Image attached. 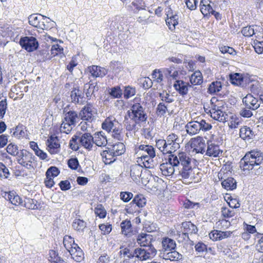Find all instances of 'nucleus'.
Wrapping results in <instances>:
<instances>
[{
	"label": "nucleus",
	"instance_id": "33",
	"mask_svg": "<svg viewBox=\"0 0 263 263\" xmlns=\"http://www.w3.org/2000/svg\"><path fill=\"white\" fill-rule=\"evenodd\" d=\"M239 136L240 138L244 140H249L253 138L255 136V133L250 127L244 126L240 129Z\"/></svg>",
	"mask_w": 263,
	"mask_h": 263
},
{
	"label": "nucleus",
	"instance_id": "63",
	"mask_svg": "<svg viewBox=\"0 0 263 263\" xmlns=\"http://www.w3.org/2000/svg\"><path fill=\"white\" fill-rule=\"evenodd\" d=\"M209 237L214 241L222 239L220 231L214 230L211 232L209 233Z\"/></svg>",
	"mask_w": 263,
	"mask_h": 263
},
{
	"label": "nucleus",
	"instance_id": "24",
	"mask_svg": "<svg viewBox=\"0 0 263 263\" xmlns=\"http://www.w3.org/2000/svg\"><path fill=\"white\" fill-rule=\"evenodd\" d=\"M99 89L97 85V83L93 82L90 80L88 83L84 85V92L85 93L86 97L89 99L92 95L95 96V92L98 91Z\"/></svg>",
	"mask_w": 263,
	"mask_h": 263
},
{
	"label": "nucleus",
	"instance_id": "46",
	"mask_svg": "<svg viewBox=\"0 0 263 263\" xmlns=\"http://www.w3.org/2000/svg\"><path fill=\"white\" fill-rule=\"evenodd\" d=\"M72 227L74 230L82 232L86 228V222L80 219H76L72 223Z\"/></svg>",
	"mask_w": 263,
	"mask_h": 263
},
{
	"label": "nucleus",
	"instance_id": "38",
	"mask_svg": "<svg viewBox=\"0 0 263 263\" xmlns=\"http://www.w3.org/2000/svg\"><path fill=\"white\" fill-rule=\"evenodd\" d=\"M190 81L193 85H200L203 82L202 76L200 71H196L190 77Z\"/></svg>",
	"mask_w": 263,
	"mask_h": 263
},
{
	"label": "nucleus",
	"instance_id": "52",
	"mask_svg": "<svg viewBox=\"0 0 263 263\" xmlns=\"http://www.w3.org/2000/svg\"><path fill=\"white\" fill-rule=\"evenodd\" d=\"M139 124L140 123L136 122V121H134L132 119H130V120L126 119L125 121V128L128 131L136 130L137 125Z\"/></svg>",
	"mask_w": 263,
	"mask_h": 263
},
{
	"label": "nucleus",
	"instance_id": "10",
	"mask_svg": "<svg viewBox=\"0 0 263 263\" xmlns=\"http://www.w3.org/2000/svg\"><path fill=\"white\" fill-rule=\"evenodd\" d=\"M245 159H249L253 164L258 166L263 161V154L261 151L254 149L249 152L245 155Z\"/></svg>",
	"mask_w": 263,
	"mask_h": 263
},
{
	"label": "nucleus",
	"instance_id": "34",
	"mask_svg": "<svg viewBox=\"0 0 263 263\" xmlns=\"http://www.w3.org/2000/svg\"><path fill=\"white\" fill-rule=\"evenodd\" d=\"M79 115L73 110H70L65 114L64 120L70 124L75 126L77 120L79 118Z\"/></svg>",
	"mask_w": 263,
	"mask_h": 263
},
{
	"label": "nucleus",
	"instance_id": "8",
	"mask_svg": "<svg viewBox=\"0 0 263 263\" xmlns=\"http://www.w3.org/2000/svg\"><path fill=\"white\" fill-rule=\"evenodd\" d=\"M95 109L90 104H87L79 112V117L83 120L91 122L94 119V115L96 114Z\"/></svg>",
	"mask_w": 263,
	"mask_h": 263
},
{
	"label": "nucleus",
	"instance_id": "49",
	"mask_svg": "<svg viewBox=\"0 0 263 263\" xmlns=\"http://www.w3.org/2000/svg\"><path fill=\"white\" fill-rule=\"evenodd\" d=\"M156 146L163 154H168V151L166 148L167 144H166L165 140L159 139L156 140Z\"/></svg>",
	"mask_w": 263,
	"mask_h": 263
},
{
	"label": "nucleus",
	"instance_id": "56",
	"mask_svg": "<svg viewBox=\"0 0 263 263\" xmlns=\"http://www.w3.org/2000/svg\"><path fill=\"white\" fill-rule=\"evenodd\" d=\"M6 149L8 153L16 157L18 156V153H20L18 147L11 143L7 146Z\"/></svg>",
	"mask_w": 263,
	"mask_h": 263
},
{
	"label": "nucleus",
	"instance_id": "51",
	"mask_svg": "<svg viewBox=\"0 0 263 263\" xmlns=\"http://www.w3.org/2000/svg\"><path fill=\"white\" fill-rule=\"evenodd\" d=\"M231 83L235 85H239L243 80L242 76L239 73H235L230 76Z\"/></svg>",
	"mask_w": 263,
	"mask_h": 263
},
{
	"label": "nucleus",
	"instance_id": "54",
	"mask_svg": "<svg viewBox=\"0 0 263 263\" xmlns=\"http://www.w3.org/2000/svg\"><path fill=\"white\" fill-rule=\"evenodd\" d=\"M72 126L73 125L63 120L60 128V132L65 134H69L72 129Z\"/></svg>",
	"mask_w": 263,
	"mask_h": 263
},
{
	"label": "nucleus",
	"instance_id": "28",
	"mask_svg": "<svg viewBox=\"0 0 263 263\" xmlns=\"http://www.w3.org/2000/svg\"><path fill=\"white\" fill-rule=\"evenodd\" d=\"M210 112L211 117L214 120L221 122H224L227 121V114H226L224 110H213L210 109Z\"/></svg>",
	"mask_w": 263,
	"mask_h": 263
},
{
	"label": "nucleus",
	"instance_id": "61",
	"mask_svg": "<svg viewBox=\"0 0 263 263\" xmlns=\"http://www.w3.org/2000/svg\"><path fill=\"white\" fill-rule=\"evenodd\" d=\"M159 97L162 101L166 103H171L174 101V99L166 91H163L159 93Z\"/></svg>",
	"mask_w": 263,
	"mask_h": 263
},
{
	"label": "nucleus",
	"instance_id": "64",
	"mask_svg": "<svg viewBox=\"0 0 263 263\" xmlns=\"http://www.w3.org/2000/svg\"><path fill=\"white\" fill-rule=\"evenodd\" d=\"M120 196L121 200L125 202H127L133 198V195L131 192H121Z\"/></svg>",
	"mask_w": 263,
	"mask_h": 263
},
{
	"label": "nucleus",
	"instance_id": "4",
	"mask_svg": "<svg viewBox=\"0 0 263 263\" xmlns=\"http://www.w3.org/2000/svg\"><path fill=\"white\" fill-rule=\"evenodd\" d=\"M16 159L19 164L28 170L34 168V156L26 149L20 150Z\"/></svg>",
	"mask_w": 263,
	"mask_h": 263
},
{
	"label": "nucleus",
	"instance_id": "44",
	"mask_svg": "<svg viewBox=\"0 0 263 263\" xmlns=\"http://www.w3.org/2000/svg\"><path fill=\"white\" fill-rule=\"evenodd\" d=\"M120 253L124 256H127L129 258L135 257V249L133 250L129 247L122 246L120 248Z\"/></svg>",
	"mask_w": 263,
	"mask_h": 263
},
{
	"label": "nucleus",
	"instance_id": "1",
	"mask_svg": "<svg viewBox=\"0 0 263 263\" xmlns=\"http://www.w3.org/2000/svg\"><path fill=\"white\" fill-rule=\"evenodd\" d=\"M192 159L189 155L184 152L178 153L177 155L169 156L168 162L162 163L160 168L162 174L166 176L173 175L176 172L179 173L183 182L187 184L195 179L194 172L191 164Z\"/></svg>",
	"mask_w": 263,
	"mask_h": 263
},
{
	"label": "nucleus",
	"instance_id": "17",
	"mask_svg": "<svg viewBox=\"0 0 263 263\" xmlns=\"http://www.w3.org/2000/svg\"><path fill=\"white\" fill-rule=\"evenodd\" d=\"M117 126H120L119 123L114 118L108 117L102 123V128L108 133L115 130Z\"/></svg>",
	"mask_w": 263,
	"mask_h": 263
},
{
	"label": "nucleus",
	"instance_id": "19",
	"mask_svg": "<svg viewBox=\"0 0 263 263\" xmlns=\"http://www.w3.org/2000/svg\"><path fill=\"white\" fill-rule=\"evenodd\" d=\"M88 70L93 78H102L107 73V71L105 68L96 65L88 67Z\"/></svg>",
	"mask_w": 263,
	"mask_h": 263
},
{
	"label": "nucleus",
	"instance_id": "11",
	"mask_svg": "<svg viewBox=\"0 0 263 263\" xmlns=\"http://www.w3.org/2000/svg\"><path fill=\"white\" fill-rule=\"evenodd\" d=\"M207 148L205 155L209 157H218L222 154V151L220 149L219 146L214 142L208 140L206 143Z\"/></svg>",
	"mask_w": 263,
	"mask_h": 263
},
{
	"label": "nucleus",
	"instance_id": "21",
	"mask_svg": "<svg viewBox=\"0 0 263 263\" xmlns=\"http://www.w3.org/2000/svg\"><path fill=\"white\" fill-rule=\"evenodd\" d=\"M166 12L167 18L165 20L166 23L168 25L170 29L173 30L178 24V16L176 14H172V10L170 8L168 9V11Z\"/></svg>",
	"mask_w": 263,
	"mask_h": 263
},
{
	"label": "nucleus",
	"instance_id": "57",
	"mask_svg": "<svg viewBox=\"0 0 263 263\" xmlns=\"http://www.w3.org/2000/svg\"><path fill=\"white\" fill-rule=\"evenodd\" d=\"M136 93V90L134 88L132 87L129 86H127L125 87L124 91V97L127 99L133 96H134Z\"/></svg>",
	"mask_w": 263,
	"mask_h": 263
},
{
	"label": "nucleus",
	"instance_id": "12",
	"mask_svg": "<svg viewBox=\"0 0 263 263\" xmlns=\"http://www.w3.org/2000/svg\"><path fill=\"white\" fill-rule=\"evenodd\" d=\"M242 102L246 107L253 110L257 109L260 104V101L257 98L254 97L251 94H248L244 97L242 99Z\"/></svg>",
	"mask_w": 263,
	"mask_h": 263
},
{
	"label": "nucleus",
	"instance_id": "53",
	"mask_svg": "<svg viewBox=\"0 0 263 263\" xmlns=\"http://www.w3.org/2000/svg\"><path fill=\"white\" fill-rule=\"evenodd\" d=\"M109 93L114 98H120L122 95V91L119 86L111 88Z\"/></svg>",
	"mask_w": 263,
	"mask_h": 263
},
{
	"label": "nucleus",
	"instance_id": "27",
	"mask_svg": "<svg viewBox=\"0 0 263 263\" xmlns=\"http://www.w3.org/2000/svg\"><path fill=\"white\" fill-rule=\"evenodd\" d=\"M162 250L161 252H166L168 251L175 249L176 243L175 241L168 237H165L162 239Z\"/></svg>",
	"mask_w": 263,
	"mask_h": 263
},
{
	"label": "nucleus",
	"instance_id": "58",
	"mask_svg": "<svg viewBox=\"0 0 263 263\" xmlns=\"http://www.w3.org/2000/svg\"><path fill=\"white\" fill-rule=\"evenodd\" d=\"M95 212L100 218H105L106 216V211L101 204H99L95 208Z\"/></svg>",
	"mask_w": 263,
	"mask_h": 263
},
{
	"label": "nucleus",
	"instance_id": "20",
	"mask_svg": "<svg viewBox=\"0 0 263 263\" xmlns=\"http://www.w3.org/2000/svg\"><path fill=\"white\" fill-rule=\"evenodd\" d=\"M71 101L74 103L83 104L85 102L83 93L78 88H74L70 93Z\"/></svg>",
	"mask_w": 263,
	"mask_h": 263
},
{
	"label": "nucleus",
	"instance_id": "40",
	"mask_svg": "<svg viewBox=\"0 0 263 263\" xmlns=\"http://www.w3.org/2000/svg\"><path fill=\"white\" fill-rule=\"evenodd\" d=\"M63 243L64 247L68 252L73 248V245H77L74 242V238L69 235H65L64 237Z\"/></svg>",
	"mask_w": 263,
	"mask_h": 263
},
{
	"label": "nucleus",
	"instance_id": "2",
	"mask_svg": "<svg viewBox=\"0 0 263 263\" xmlns=\"http://www.w3.org/2000/svg\"><path fill=\"white\" fill-rule=\"evenodd\" d=\"M136 153L140 155V158L145 168L154 167L155 163L153 159L156 156V152L153 146L149 145H140L137 148Z\"/></svg>",
	"mask_w": 263,
	"mask_h": 263
},
{
	"label": "nucleus",
	"instance_id": "37",
	"mask_svg": "<svg viewBox=\"0 0 263 263\" xmlns=\"http://www.w3.org/2000/svg\"><path fill=\"white\" fill-rule=\"evenodd\" d=\"M116 156L121 155L125 152V145L123 143L118 142L109 148Z\"/></svg>",
	"mask_w": 263,
	"mask_h": 263
},
{
	"label": "nucleus",
	"instance_id": "13",
	"mask_svg": "<svg viewBox=\"0 0 263 263\" xmlns=\"http://www.w3.org/2000/svg\"><path fill=\"white\" fill-rule=\"evenodd\" d=\"M173 86L175 90L182 97H184L188 93L189 88L191 85L188 82L181 80H176Z\"/></svg>",
	"mask_w": 263,
	"mask_h": 263
},
{
	"label": "nucleus",
	"instance_id": "3",
	"mask_svg": "<svg viewBox=\"0 0 263 263\" xmlns=\"http://www.w3.org/2000/svg\"><path fill=\"white\" fill-rule=\"evenodd\" d=\"M128 116L137 123L145 122L147 119V114L144 108L139 103H135L131 107V109L128 111Z\"/></svg>",
	"mask_w": 263,
	"mask_h": 263
},
{
	"label": "nucleus",
	"instance_id": "60",
	"mask_svg": "<svg viewBox=\"0 0 263 263\" xmlns=\"http://www.w3.org/2000/svg\"><path fill=\"white\" fill-rule=\"evenodd\" d=\"M241 33L242 34L247 37H250L255 34V31L253 26H247L242 29Z\"/></svg>",
	"mask_w": 263,
	"mask_h": 263
},
{
	"label": "nucleus",
	"instance_id": "42",
	"mask_svg": "<svg viewBox=\"0 0 263 263\" xmlns=\"http://www.w3.org/2000/svg\"><path fill=\"white\" fill-rule=\"evenodd\" d=\"M0 32L3 36H13L14 35V29L12 26L6 25L0 26Z\"/></svg>",
	"mask_w": 263,
	"mask_h": 263
},
{
	"label": "nucleus",
	"instance_id": "35",
	"mask_svg": "<svg viewBox=\"0 0 263 263\" xmlns=\"http://www.w3.org/2000/svg\"><path fill=\"white\" fill-rule=\"evenodd\" d=\"M209 0H201L200 3V11L204 15H208L213 12V8Z\"/></svg>",
	"mask_w": 263,
	"mask_h": 263
},
{
	"label": "nucleus",
	"instance_id": "25",
	"mask_svg": "<svg viewBox=\"0 0 263 263\" xmlns=\"http://www.w3.org/2000/svg\"><path fill=\"white\" fill-rule=\"evenodd\" d=\"M93 143L100 147L105 146L107 144L106 136L103 132H97L93 136Z\"/></svg>",
	"mask_w": 263,
	"mask_h": 263
},
{
	"label": "nucleus",
	"instance_id": "9",
	"mask_svg": "<svg viewBox=\"0 0 263 263\" xmlns=\"http://www.w3.org/2000/svg\"><path fill=\"white\" fill-rule=\"evenodd\" d=\"M191 148L196 153L203 154L205 152V141L201 137L198 136L191 139Z\"/></svg>",
	"mask_w": 263,
	"mask_h": 263
},
{
	"label": "nucleus",
	"instance_id": "62",
	"mask_svg": "<svg viewBox=\"0 0 263 263\" xmlns=\"http://www.w3.org/2000/svg\"><path fill=\"white\" fill-rule=\"evenodd\" d=\"M63 51V48L58 44L52 45L51 48L50 49V52L52 57H55L58 54L62 53Z\"/></svg>",
	"mask_w": 263,
	"mask_h": 263
},
{
	"label": "nucleus",
	"instance_id": "15",
	"mask_svg": "<svg viewBox=\"0 0 263 263\" xmlns=\"http://www.w3.org/2000/svg\"><path fill=\"white\" fill-rule=\"evenodd\" d=\"M47 144L48 152L51 154H55L60 152V144L57 137L50 136L47 140Z\"/></svg>",
	"mask_w": 263,
	"mask_h": 263
},
{
	"label": "nucleus",
	"instance_id": "23",
	"mask_svg": "<svg viewBox=\"0 0 263 263\" xmlns=\"http://www.w3.org/2000/svg\"><path fill=\"white\" fill-rule=\"evenodd\" d=\"M199 125V121L188 122L185 126L187 133L191 136L198 134L200 131Z\"/></svg>",
	"mask_w": 263,
	"mask_h": 263
},
{
	"label": "nucleus",
	"instance_id": "14",
	"mask_svg": "<svg viewBox=\"0 0 263 263\" xmlns=\"http://www.w3.org/2000/svg\"><path fill=\"white\" fill-rule=\"evenodd\" d=\"M153 236L150 234L142 233L137 236V242L141 246L145 248L154 247L152 244Z\"/></svg>",
	"mask_w": 263,
	"mask_h": 263
},
{
	"label": "nucleus",
	"instance_id": "6",
	"mask_svg": "<svg viewBox=\"0 0 263 263\" xmlns=\"http://www.w3.org/2000/svg\"><path fill=\"white\" fill-rule=\"evenodd\" d=\"M181 229L182 233L180 234L179 236H181L183 240H179V241H187L190 239L189 234H196L198 232L197 227L190 221L182 222Z\"/></svg>",
	"mask_w": 263,
	"mask_h": 263
},
{
	"label": "nucleus",
	"instance_id": "36",
	"mask_svg": "<svg viewBox=\"0 0 263 263\" xmlns=\"http://www.w3.org/2000/svg\"><path fill=\"white\" fill-rule=\"evenodd\" d=\"M221 185L227 190L231 191L236 188L237 182L233 178L229 177L221 182Z\"/></svg>",
	"mask_w": 263,
	"mask_h": 263
},
{
	"label": "nucleus",
	"instance_id": "18",
	"mask_svg": "<svg viewBox=\"0 0 263 263\" xmlns=\"http://www.w3.org/2000/svg\"><path fill=\"white\" fill-rule=\"evenodd\" d=\"M160 256L165 260H170V261H178L182 258V254L176 251L175 249L168 251L166 252H161Z\"/></svg>",
	"mask_w": 263,
	"mask_h": 263
},
{
	"label": "nucleus",
	"instance_id": "32",
	"mask_svg": "<svg viewBox=\"0 0 263 263\" xmlns=\"http://www.w3.org/2000/svg\"><path fill=\"white\" fill-rule=\"evenodd\" d=\"M28 22L30 25L44 29L45 28V25L44 22H41L40 17L36 16V14H32L28 17Z\"/></svg>",
	"mask_w": 263,
	"mask_h": 263
},
{
	"label": "nucleus",
	"instance_id": "26",
	"mask_svg": "<svg viewBox=\"0 0 263 263\" xmlns=\"http://www.w3.org/2000/svg\"><path fill=\"white\" fill-rule=\"evenodd\" d=\"M74 247L69 252L72 258L77 262H81L84 258L82 250L78 245H73Z\"/></svg>",
	"mask_w": 263,
	"mask_h": 263
},
{
	"label": "nucleus",
	"instance_id": "59",
	"mask_svg": "<svg viewBox=\"0 0 263 263\" xmlns=\"http://www.w3.org/2000/svg\"><path fill=\"white\" fill-rule=\"evenodd\" d=\"M110 66L112 70L116 73H119L123 69L122 64L119 61L111 62Z\"/></svg>",
	"mask_w": 263,
	"mask_h": 263
},
{
	"label": "nucleus",
	"instance_id": "39",
	"mask_svg": "<svg viewBox=\"0 0 263 263\" xmlns=\"http://www.w3.org/2000/svg\"><path fill=\"white\" fill-rule=\"evenodd\" d=\"M121 232L122 234L128 236L132 232V224L130 220H125L123 221L120 224Z\"/></svg>",
	"mask_w": 263,
	"mask_h": 263
},
{
	"label": "nucleus",
	"instance_id": "16",
	"mask_svg": "<svg viewBox=\"0 0 263 263\" xmlns=\"http://www.w3.org/2000/svg\"><path fill=\"white\" fill-rule=\"evenodd\" d=\"M79 142L82 146L89 151L94 146L93 137L89 133L83 134L79 139Z\"/></svg>",
	"mask_w": 263,
	"mask_h": 263
},
{
	"label": "nucleus",
	"instance_id": "29",
	"mask_svg": "<svg viewBox=\"0 0 263 263\" xmlns=\"http://www.w3.org/2000/svg\"><path fill=\"white\" fill-rule=\"evenodd\" d=\"M143 167L140 164H135L130 167V176L133 180L137 182L141 176Z\"/></svg>",
	"mask_w": 263,
	"mask_h": 263
},
{
	"label": "nucleus",
	"instance_id": "43",
	"mask_svg": "<svg viewBox=\"0 0 263 263\" xmlns=\"http://www.w3.org/2000/svg\"><path fill=\"white\" fill-rule=\"evenodd\" d=\"M238 206L235 205L233 208L230 206V208L222 207L221 214L225 218H230L235 215V212L234 208H237Z\"/></svg>",
	"mask_w": 263,
	"mask_h": 263
},
{
	"label": "nucleus",
	"instance_id": "47",
	"mask_svg": "<svg viewBox=\"0 0 263 263\" xmlns=\"http://www.w3.org/2000/svg\"><path fill=\"white\" fill-rule=\"evenodd\" d=\"M165 142L166 144H167L166 148L168 154H172L180 148V142L175 143L174 141H168L167 140H165Z\"/></svg>",
	"mask_w": 263,
	"mask_h": 263
},
{
	"label": "nucleus",
	"instance_id": "30",
	"mask_svg": "<svg viewBox=\"0 0 263 263\" xmlns=\"http://www.w3.org/2000/svg\"><path fill=\"white\" fill-rule=\"evenodd\" d=\"M107 149L108 150L103 151L101 153L103 161L105 164H109L114 162L117 157L109 148Z\"/></svg>",
	"mask_w": 263,
	"mask_h": 263
},
{
	"label": "nucleus",
	"instance_id": "7",
	"mask_svg": "<svg viewBox=\"0 0 263 263\" xmlns=\"http://www.w3.org/2000/svg\"><path fill=\"white\" fill-rule=\"evenodd\" d=\"M20 44L23 48L28 52H32L39 47V43L35 37L33 36H25L21 37Z\"/></svg>",
	"mask_w": 263,
	"mask_h": 263
},
{
	"label": "nucleus",
	"instance_id": "45",
	"mask_svg": "<svg viewBox=\"0 0 263 263\" xmlns=\"http://www.w3.org/2000/svg\"><path fill=\"white\" fill-rule=\"evenodd\" d=\"M211 109L213 110H223L224 108V103L221 100H218L216 98L211 99Z\"/></svg>",
	"mask_w": 263,
	"mask_h": 263
},
{
	"label": "nucleus",
	"instance_id": "5",
	"mask_svg": "<svg viewBox=\"0 0 263 263\" xmlns=\"http://www.w3.org/2000/svg\"><path fill=\"white\" fill-rule=\"evenodd\" d=\"M157 253V250L154 247L135 249V257L141 261H144L154 257Z\"/></svg>",
	"mask_w": 263,
	"mask_h": 263
},
{
	"label": "nucleus",
	"instance_id": "48",
	"mask_svg": "<svg viewBox=\"0 0 263 263\" xmlns=\"http://www.w3.org/2000/svg\"><path fill=\"white\" fill-rule=\"evenodd\" d=\"M132 202L138 207L142 208L146 204V199L143 195H137L134 197Z\"/></svg>",
	"mask_w": 263,
	"mask_h": 263
},
{
	"label": "nucleus",
	"instance_id": "41",
	"mask_svg": "<svg viewBox=\"0 0 263 263\" xmlns=\"http://www.w3.org/2000/svg\"><path fill=\"white\" fill-rule=\"evenodd\" d=\"M222 88V84L220 81H214L210 84L208 88V92L211 93H215L219 92Z\"/></svg>",
	"mask_w": 263,
	"mask_h": 263
},
{
	"label": "nucleus",
	"instance_id": "31",
	"mask_svg": "<svg viewBox=\"0 0 263 263\" xmlns=\"http://www.w3.org/2000/svg\"><path fill=\"white\" fill-rule=\"evenodd\" d=\"M5 198L6 199L9 200L12 204L15 205H21L23 203L22 198L14 192H10L9 193H6Z\"/></svg>",
	"mask_w": 263,
	"mask_h": 263
},
{
	"label": "nucleus",
	"instance_id": "22",
	"mask_svg": "<svg viewBox=\"0 0 263 263\" xmlns=\"http://www.w3.org/2000/svg\"><path fill=\"white\" fill-rule=\"evenodd\" d=\"M255 166H257L256 164L252 163L248 159H245L244 156L239 162V167L244 174L249 173L251 170H252Z\"/></svg>",
	"mask_w": 263,
	"mask_h": 263
},
{
	"label": "nucleus",
	"instance_id": "55",
	"mask_svg": "<svg viewBox=\"0 0 263 263\" xmlns=\"http://www.w3.org/2000/svg\"><path fill=\"white\" fill-rule=\"evenodd\" d=\"M60 173V171L58 167L55 166L50 167L46 172L47 178L57 177Z\"/></svg>",
	"mask_w": 263,
	"mask_h": 263
},
{
	"label": "nucleus",
	"instance_id": "50",
	"mask_svg": "<svg viewBox=\"0 0 263 263\" xmlns=\"http://www.w3.org/2000/svg\"><path fill=\"white\" fill-rule=\"evenodd\" d=\"M39 55L41 57V60L45 61L47 60H50L52 58L50 52V49L48 47H45L41 51H40Z\"/></svg>",
	"mask_w": 263,
	"mask_h": 263
}]
</instances>
